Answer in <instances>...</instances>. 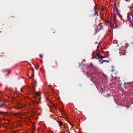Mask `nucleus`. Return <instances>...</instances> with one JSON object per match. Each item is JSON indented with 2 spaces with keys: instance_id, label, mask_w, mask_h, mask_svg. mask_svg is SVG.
<instances>
[{
  "instance_id": "obj_31",
  "label": "nucleus",
  "mask_w": 133,
  "mask_h": 133,
  "mask_svg": "<svg viewBox=\"0 0 133 133\" xmlns=\"http://www.w3.org/2000/svg\"><path fill=\"white\" fill-rule=\"evenodd\" d=\"M98 28V27L97 26V29Z\"/></svg>"
},
{
  "instance_id": "obj_33",
  "label": "nucleus",
  "mask_w": 133,
  "mask_h": 133,
  "mask_svg": "<svg viewBox=\"0 0 133 133\" xmlns=\"http://www.w3.org/2000/svg\"><path fill=\"white\" fill-rule=\"evenodd\" d=\"M103 12H102V14H103Z\"/></svg>"
},
{
  "instance_id": "obj_30",
  "label": "nucleus",
  "mask_w": 133,
  "mask_h": 133,
  "mask_svg": "<svg viewBox=\"0 0 133 133\" xmlns=\"http://www.w3.org/2000/svg\"><path fill=\"white\" fill-rule=\"evenodd\" d=\"M68 133H70V132H68Z\"/></svg>"
},
{
  "instance_id": "obj_34",
  "label": "nucleus",
  "mask_w": 133,
  "mask_h": 133,
  "mask_svg": "<svg viewBox=\"0 0 133 133\" xmlns=\"http://www.w3.org/2000/svg\"><path fill=\"white\" fill-rule=\"evenodd\" d=\"M126 1H127V0H125Z\"/></svg>"
},
{
  "instance_id": "obj_25",
  "label": "nucleus",
  "mask_w": 133,
  "mask_h": 133,
  "mask_svg": "<svg viewBox=\"0 0 133 133\" xmlns=\"http://www.w3.org/2000/svg\"><path fill=\"white\" fill-rule=\"evenodd\" d=\"M108 53H109V52H108V51H107V54H108Z\"/></svg>"
},
{
  "instance_id": "obj_32",
  "label": "nucleus",
  "mask_w": 133,
  "mask_h": 133,
  "mask_svg": "<svg viewBox=\"0 0 133 133\" xmlns=\"http://www.w3.org/2000/svg\"><path fill=\"white\" fill-rule=\"evenodd\" d=\"M52 67H54L53 66H52Z\"/></svg>"
},
{
  "instance_id": "obj_1",
  "label": "nucleus",
  "mask_w": 133,
  "mask_h": 133,
  "mask_svg": "<svg viewBox=\"0 0 133 133\" xmlns=\"http://www.w3.org/2000/svg\"><path fill=\"white\" fill-rule=\"evenodd\" d=\"M36 96L35 99L32 101L33 104L34 105H37L40 103V100L41 99V96L39 92L36 93Z\"/></svg>"
},
{
  "instance_id": "obj_4",
  "label": "nucleus",
  "mask_w": 133,
  "mask_h": 133,
  "mask_svg": "<svg viewBox=\"0 0 133 133\" xmlns=\"http://www.w3.org/2000/svg\"><path fill=\"white\" fill-rule=\"evenodd\" d=\"M130 83H126V82H124V87L125 88H127V87L129 85V84H130Z\"/></svg>"
},
{
  "instance_id": "obj_28",
  "label": "nucleus",
  "mask_w": 133,
  "mask_h": 133,
  "mask_svg": "<svg viewBox=\"0 0 133 133\" xmlns=\"http://www.w3.org/2000/svg\"><path fill=\"white\" fill-rule=\"evenodd\" d=\"M10 73V72H9V74H7V75H8Z\"/></svg>"
},
{
  "instance_id": "obj_37",
  "label": "nucleus",
  "mask_w": 133,
  "mask_h": 133,
  "mask_svg": "<svg viewBox=\"0 0 133 133\" xmlns=\"http://www.w3.org/2000/svg\"><path fill=\"white\" fill-rule=\"evenodd\" d=\"M72 128V127H71V128Z\"/></svg>"
},
{
  "instance_id": "obj_29",
  "label": "nucleus",
  "mask_w": 133,
  "mask_h": 133,
  "mask_svg": "<svg viewBox=\"0 0 133 133\" xmlns=\"http://www.w3.org/2000/svg\"><path fill=\"white\" fill-rule=\"evenodd\" d=\"M102 10V11H104V9H103Z\"/></svg>"
},
{
  "instance_id": "obj_2",
  "label": "nucleus",
  "mask_w": 133,
  "mask_h": 133,
  "mask_svg": "<svg viewBox=\"0 0 133 133\" xmlns=\"http://www.w3.org/2000/svg\"><path fill=\"white\" fill-rule=\"evenodd\" d=\"M127 18L129 20L130 22L131 19L132 18V21L131 22L132 23V25L133 26V15H132L131 12H129L127 16Z\"/></svg>"
},
{
  "instance_id": "obj_7",
  "label": "nucleus",
  "mask_w": 133,
  "mask_h": 133,
  "mask_svg": "<svg viewBox=\"0 0 133 133\" xmlns=\"http://www.w3.org/2000/svg\"><path fill=\"white\" fill-rule=\"evenodd\" d=\"M113 22L114 23H115V22H117L116 21V16L115 15L113 17Z\"/></svg>"
},
{
  "instance_id": "obj_22",
  "label": "nucleus",
  "mask_w": 133,
  "mask_h": 133,
  "mask_svg": "<svg viewBox=\"0 0 133 133\" xmlns=\"http://www.w3.org/2000/svg\"><path fill=\"white\" fill-rule=\"evenodd\" d=\"M53 119L54 120H56H56H57V119H56L55 118H53Z\"/></svg>"
},
{
  "instance_id": "obj_36",
  "label": "nucleus",
  "mask_w": 133,
  "mask_h": 133,
  "mask_svg": "<svg viewBox=\"0 0 133 133\" xmlns=\"http://www.w3.org/2000/svg\"><path fill=\"white\" fill-rule=\"evenodd\" d=\"M100 16H101V14L100 15Z\"/></svg>"
},
{
  "instance_id": "obj_16",
  "label": "nucleus",
  "mask_w": 133,
  "mask_h": 133,
  "mask_svg": "<svg viewBox=\"0 0 133 133\" xmlns=\"http://www.w3.org/2000/svg\"><path fill=\"white\" fill-rule=\"evenodd\" d=\"M39 56L41 58H43V56L42 55H40Z\"/></svg>"
},
{
  "instance_id": "obj_23",
  "label": "nucleus",
  "mask_w": 133,
  "mask_h": 133,
  "mask_svg": "<svg viewBox=\"0 0 133 133\" xmlns=\"http://www.w3.org/2000/svg\"><path fill=\"white\" fill-rule=\"evenodd\" d=\"M32 71H33V73L34 74V69H32Z\"/></svg>"
},
{
  "instance_id": "obj_12",
  "label": "nucleus",
  "mask_w": 133,
  "mask_h": 133,
  "mask_svg": "<svg viewBox=\"0 0 133 133\" xmlns=\"http://www.w3.org/2000/svg\"><path fill=\"white\" fill-rule=\"evenodd\" d=\"M130 9L131 10V12L132 13L133 12V6L132 7L130 8Z\"/></svg>"
},
{
  "instance_id": "obj_18",
  "label": "nucleus",
  "mask_w": 133,
  "mask_h": 133,
  "mask_svg": "<svg viewBox=\"0 0 133 133\" xmlns=\"http://www.w3.org/2000/svg\"><path fill=\"white\" fill-rule=\"evenodd\" d=\"M98 42H95V44H98Z\"/></svg>"
},
{
  "instance_id": "obj_17",
  "label": "nucleus",
  "mask_w": 133,
  "mask_h": 133,
  "mask_svg": "<svg viewBox=\"0 0 133 133\" xmlns=\"http://www.w3.org/2000/svg\"><path fill=\"white\" fill-rule=\"evenodd\" d=\"M97 56L99 58L100 56V55L99 54H97Z\"/></svg>"
},
{
  "instance_id": "obj_14",
  "label": "nucleus",
  "mask_w": 133,
  "mask_h": 133,
  "mask_svg": "<svg viewBox=\"0 0 133 133\" xmlns=\"http://www.w3.org/2000/svg\"><path fill=\"white\" fill-rule=\"evenodd\" d=\"M94 10L96 11V10L97 9V6L96 5H95L94 8Z\"/></svg>"
},
{
  "instance_id": "obj_15",
  "label": "nucleus",
  "mask_w": 133,
  "mask_h": 133,
  "mask_svg": "<svg viewBox=\"0 0 133 133\" xmlns=\"http://www.w3.org/2000/svg\"><path fill=\"white\" fill-rule=\"evenodd\" d=\"M88 72H87V75L88 77H90V75H89L88 74Z\"/></svg>"
},
{
  "instance_id": "obj_24",
  "label": "nucleus",
  "mask_w": 133,
  "mask_h": 133,
  "mask_svg": "<svg viewBox=\"0 0 133 133\" xmlns=\"http://www.w3.org/2000/svg\"><path fill=\"white\" fill-rule=\"evenodd\" d=\"M79 86H81V85H82V84H79Z\"/></svg>"
},
{
  "instance_id": "obj_5",
  "label": "nucleus",
  "mask_w": 133,
  "mask_h": 133,
  "mask_svg": "<svg viewBox=\"0 0 133 133\" xmlns=\"http://www.w3.org/2000/svg\"><path fill=\"white\" fill-rule=\"evenodd\" d=\"M6 105L5 103H1L0 104V108H2L5 107Z\"/></svg>"
},
{
  "instance_id": "obj_20",
  "label": "nucleus",
  "mask_w": 133,
  "mask_h": 133,
  "mask_svg": "<svg viewBox=\"0 0 133 133\" xmlns=\"http://www.w3.org/2000/svg\"><path fill=\"white\" fill-rule=\"evenodd\" d=\"M95 31H96V32H96V33H97V29H96V30H95Z\"/></svg>"
},
{
  "instance_id": "obj_10",
  "label": "nucleus",
  "mask_w": 133,
  "mask_h": 133,
  "mask_svg": "<svg viewBox=\"0 0 133 133\" xmlns=\"http://www.w3.org/2000/svg\"><path fill=\"white\" fill-rule=\"evenodd\" d=\"M114 24L115 25V28L117 29L118 28V26L117 25V22H115V23H114Z\"/></svg>"
},
{
  "instance_id": "obj_19",
  "label": "nucleus",
  "mask_w": 133,
  "mask_h": 133,
  "mask_svg": "<svg viewBox=\"0 0 133 133\" xmlns=\"http://www.w3.org/2000/svg\"><path fill=\"white\" fill-rule=\"evenodd\" d=\"M92 66V63H91L90 64V66Z\"/></svg>"
},
{
  "instance_id": "obj_8",
  "label": "nucleus",
  "mask_w": 133,
  "mask_h": 133,
  "mask_svg": "<svg viewBox=\"0 0 133 133\" xmlns=\"http://www.w3.org/2000/svg\"><path fill=\"white\" fill-rule=\"evenodd\" d=\"M93 16H98V12L95 11V13L93 15Z\"/></svg>"
},
{
  "instance_id": "obj_11",
  "label": "nucleus",
  "mask_w": 133,
  "mask_h": 133,
  "mask_svg": "<svg viewBox=\"0 0 133 133\" xmlns=\"http://www.w3.org/2000/svg\"><path fill=\"white\" fill-rule=\"evenodd\" d=\"M111 67L112 69L111 70L112 71H113L115 70L114 69V66H112Z\"/></svg>"
},
{
  "instance_id": "obj_27",
  "label": "nucleus",
  "mask_w": 133,
  "mask_h": 133,
  "mask_svg": "<svg viewBox=\"0 0 133 133\" xmlns=\"http://www.w3.org/2000/svg\"><path fill=\"white\" fill-rule=\"evenodd\" d=\"M63 126L64 127V128H64V127H65V126H64V125H63Z\"/></svg>"
},
{
  "instance_id": "obj_21",
  "label": "nucleus",
  "mask_w": 133,
  "mask_h": 133,
  "mask_svg": "<svg viewBox=\"0 0 133 133\" xmlns=\"http://www.w3.org/2000/svg\"><path fill=\"white\" fill-rule=\"evenodd\" d=\"M5 112H0V114H2H2H4V113H5Z\"/></svg>"
},
{
  "instance_id": "obj_9",
  "label": "nucleus",
  "mask_w": 133,
  "mask_h": 133,
  "mask_svg": "<svg viewBox=\"0 0 133 133\" xmlns=\"http://www.w3.org/2000/svg\"><path fill=\"white\" fill-rule=\"evenodd\" d=\"M92 78L91 79V81L93 83H94L95 81H94V79H95V78L93 77H92L91 78Z\"/></svg>"
},
{
  "instance_id": "obj_35",
  "label": "nucleus",
  "mask_w": 133,
  "mask_h": 133,
  "mask_svg": "<svg viewBox=\"0 0 133 133\" xmlns=\"http://www.w3.org/2000/svg\"><path fill=\"white\" fill-rule=\"evenodd\" d=\"M81 64H80V65H79V66Z\"/></svg>"
},
{
  "instance_id": "obj_3",
  "label": "nucleus",
  "mask_w": 133,
  "mask_h": 133,
  "mask_svg": "<svg viewBox=\"0 0 133 133\" xmlns=\"http://www.w3.org/2000/svg\"><path fill=\"white\" fill-rule=\"evenodd\" d=\"M56 121L58 123L59 126L61 127V129L62 128V127L63 125V122H62L58 121L57 120H56Z\"/></svg>"
},
{
  "instance_id": "obj_6",
  "label": "nucleus",
  "mask_w": 133,
  "mask_h": 133,
  "mask_svg": "<svg viewBox=\"0 0 133 133\" xmlns=\"http://www.w3.org/2000/svg\"><path fill=\"white\" fill-rule=\"evenodd\" d=\"M99 60V62L100 63L103 64V62H106L107 63H108L109 62V61L104 60L102 62H101V61L102 60L100 59V60Z\"/></svg>"
},
{
  "instance_id": "obj_26",
  "label": "nucleus",
  "mask_w": 133,
  "mask_h": 133,
  "mask_svg": "<svg viewBox=\"0 0 133 133\" xmlns=\"http://www.w3.org/2000/svg\"><path fill=\"white\" fill-rule=\"evenodd\" d=\"M120 17V18H121V20H122V19L121 18V17Z\"/></svg>"
},
{
  "instance_id": "obj_13",
  "label": "nucleus",
  "mask_w": 133,
  "mask_h": 133,
  "mask_svg": "<svg viewBox=\"0 0 133 133\" xmlns=\"http://www.w3.org/2000/svg\"><path fill=\"white\" fill-rule=\"evenodd\" d=\"M104 58V57L102 55H101V56H100L99 57V58L101 59L102 58Z\"/></svg>"
}]
</instances>
